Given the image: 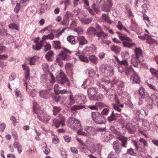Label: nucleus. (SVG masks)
Returning <instances> with one entry per match:
<instances>
[{"label": "nucleus", "instance_id": "f8f14e48", "mask_svg": "<svg viewBox=\"0 0 158 158\" xmlns=\"http://www.w3.org/2000/svg\"><path fill=\"white\" fill-rule=\"evenodd\" d=\"M37 117L40 120L45 123L48 122L51 119L50 116L44 112L40 115L38 114Z\"/></svg>", "mask_w": 158, "mask_h": 158}, {"label": "nucleus", "instance_id": "6e6d98bb", "mask_svg": "<svg viewBox=\"0 0 158 158\" xmlns=\"http://www.w3.org/2000/svg\"><path fill=\"white\" fill-rule=\"evenodd\" d=\"M90 83V80H89V79H87L84 82V83L82 84L81 86L84 88H86V87H85V86H86L89 85Z\"/></svg>", "mask_w": 158, "mask_h": 158}, {"label": "nucleus", "instance_id": "7ed1b4c3", "mask_svg": "<svg viewBox=\"0 0 158 158\" xmlns=\"http://www.w3.org/2000/svg\"><path fill=\"white\" fill-rule=\"evenodd\" d=\"M132 141L136 151L142 152L145 151V147L147 145L148 143L144 139L140 138L139 141L132 140Z\"/></svg>", "mask_w": 158, "mask_h": 158}, {"label": "nucleus", "instance_id": "4d7b16f0", "mask_svg": "<svg viewBox=\"0 0 158 158\" xmlns=\"http://www.w3.org/2000/svg\"><path fill=\"white\" fill-rule=\"evenodd\" d=\"M9 27L10 29H16L18 30V27L17 24L15 23H11L9 25Z\"/></svg>", "mask_w": 158, "mask_h": 158}, {"label": "nucleus", "instance_id": "774afa93", "mask_svg": "<svg viewBox=\"0 0 158 158\" xmlns=\"http://www.w3.org/2000/svg\"><path fill=\"white\" fill-rule=\"evenodd\" d=\"M108 158H119L118 156L113 154L112 153H110L108 156Z\"/></svg>", "mask_w": 158, "mask_h": 158}, {"label": "nucleus", "instance_id": "58836bf2", "mask_svg": "<svg viewBox=\"0 0 158 158\" xmlns=\"http://www.w3.org/2000/svg\"><path fill=\"white\" fill-rule=\"evenodd\" d=\"M144 91L143 87H141L139 90V95L142 98H144L145 97V94Z\"/></svg>", "mask_w": 158, "mask_h": 158}, {"label": "nucleus", "instance_id": "39448f33", "mask_svg": "<svg viewBox=\"0 0 158 158\" xmlns=\"http://www.w3.org/2000/svg\"><path fill=\"white\" fill-rule=\"evenodd\" d=\"M91 116L93 120L97 124H104L106 123V118L100 113L92 112Z\"/></svg>", "mask_w": 158, "mask_h": 158}, {"label": "nucleus", "instance_id": "7c9ffc66", "mask_svg": "<svg viewBox=\"0 0 158 158\" xmlns=\"http://www.w3.org/2000/svg\"><path fill=\"white\" fill-rule=\"evenodd\" d=\"M111 49L112 51H114L117 54L119 53L121 51L120 48L119 46L114 45H113L111 47Z\"/></svg>", "mask_w": 158, "mask_h": 158}, {"label": "nucleus", "instance_id": "72a5a7b5", "mask_svg": "<svg viewBox=\"0 0 158 158\" xmlns=\"http://www.w3.org/2000/svg\"><path fill=\"white\" fill-rule=\"evenodd\" d=\"M116 33L118 34V36L119 39L122 40H123V41L127 40L129 38V37H127V35H126L124 34H122L118 31L116 32Z\"/></svg>", "mask_w": 158, "mask_h": 158}, {"label": "nucleus", "instance_id": "dca6fc26", "mask_svg": "<svg viewBox=\"0 0 158 158\" xmlns=\"http://www.w3.org/2000/svg\"><path fill=\"white\" fill-rule=\"evenodd\" d=\"M112 4L111 2H106L104 3L101 7L102 10L107 12L109 11L110 8L112 6Z\"/></svg>", "mask_w": 158, "mask_h": 158}, {"label": "nucleus", "instance_id": "e433bc0d", "mask_svg": "<svg viewBox=\"0 0 158 158\" xmlns=\"http://www.w3.org/2000/svg\"><path fill=\"white\" fill-rule=\"evenodd\" d=\"M84 106L74 105L72 106L71 108V110L72 111H75L77 110L82 109L85 107Z\"/></svg>", "mask_w": 158, "mask_h": 158}, {"label": "nucleus", "instance_id": "a211bd4d", "mask_svg": "<svg viewBox=\"0 0 158 158\" xmlns=\"http://www.w3.org/2000/svg\"><path fill=\"white\" fill-rule=\"evenodd\" d=\"M77 43L79 42V45H83L87 43L88 41L83 36H77Z\"/></svg>", "mask_w": 158, "mask_h": 158}, {"label": "nucleus", "instance_id": "de8ad7c7", "mask_svg": "<svg viewBox=\"0 0 158 158\" xmlns=\"http://www.w3.org/2000/svg\"><path fill=\"white\" fill-rule=\"evenodd\" d=\"M127 154H129L131 155L135 156H136L137 154V153L134 151V150L132 148L128 149L127 150Z\"/></svg>", "mask_w": 158, "mask_h": 158}, {"label": "nucleus", "instance_id": "ea45409f", "mask_svg": "<svg viewBox=\"0 0 158 158\" xmlns=\"http://www.w3.org/2000/svg\"><path fill=\"white\" fill-rule=\"evenodd\" d=\"M116 119V117L114 112H112L111 115L107 118V120L110 123Z\"/></svg>", "mask_w": 158, "mask_h": 158}, {"label": "nucleus", "instance_id": "0e129e2a", "mask_svg": "<svg viewBox=\"0 0 158 158\" xmlns=\"http://www.w3.org/2000/svg\"><path fill=\"white\" fill-rule=\"evenodd\" d=\"M47 9V6L45 5H42L40 9V12L43 13L45 12Z\"/></svg>", "mask_w": 158, "mask_h": 158}, {"label": "nucleus", "instance_id": "ddd939ff", "mask_svg": "<svg viewBox=\"0 0 158 158\" xmlns=\"http://www.w3.org/2000/svg\"><path fill=\"white\" fill-rule=\"evenodd\" d=\"M84 130L85 131L88 135V137L89 136L88 134L91 135H95L96 133L95 128L92 127L86 126L84 127Z\"/></svg>", "mask_w": 158, "mask_h": 158}, {"label": "nucleus", "instance_id": "473e14b6", "mask_svg": "<svg viewBox=\"0 0 158 158\" xmlns=\"http://www.w3.org/2000/svg\"><path fill=\"white\" fill-rule=\"evenodd\" d=\"M89 60L91 62L94 64H96L98 62V58L94 55L89 56Z\"/></svg>", "mask_w": 158, "mask_h": 158}, {"label": "nucleus", "instance_id": "a878e982", "mask_svg": "<svg viewBox=\"0 0 158 158\" xmlns=\"http://www.w3.org/2000/svg\"><path fill=\"white\" fill-rule=\"evenodd\" d=\"M110 135L107 132L102 134L101 138L103 142H107L109 139Z\"/></svg>", "mask_w": 158, "mask_h": 158}, {"label": "nucleus", "instance_id": "5fc2aeb1", "mask_svg": "<svg viewBox=\"0 0 158 158\" xmlns=\"http://www.w3.org/2000/svg\"><path fill=\"white\" fill-rule=\"evenodd\" d=\"M10 120L12 121V124L15 126L16 123H18L17 120L15 117L14 116H12L10 117Z\"/></svg>", "mask_w": 158, "mask_h": 158}, {"label": "nucleus", "instance_id": "69168bd1", "mask_svg": "<svg viewBox=\"0 0 158 158\" xmlns=\"http://www.w3.org/2000/svg\"><path fill=\"white\" fill-rule=\"evenodd\" d=\"M22 67L23 69L25 71V73H29L30 70L28 67L26 65V64H23Z\"/></svg>", "mask_w": 158, "mask_h": 158}, {"label": "nucleus", "instance_id": "79ce46f5", "mask_svg": "<svg viewBox=\"0 0 158 158\" xmlns=\"http://www.w3.org/2000/svg\"><path fill=\"white\" fill-rule=\"evenodd\" d=\"M53 46L56 49H58L60 48V42L59 41H53Z\"/></svg>", "mask_w": 158, "mask_h": 158}, {"label": "nucleus", "instance_id": "3c124183", "mask_svg": "<svg viewBox=\"0 0 158 158\" xmlns=\"http://www.w3.org/2000/svg\"><path fill=\"white\" fill-rule=\"evenodd\" d=\"M61 123V125L62 126L65 125L64 122L65 121V118L61 114L59 115V119H58Z\"/></svg>", "mask_w": 158, "mask_h": 158}, {"label": "nucleus", "instance_id": "c85d7f7f", "mask_svg": "<svg viewBox=\"0 0 158 158\" xmlns=\"http://www.w3.org/2000/svg\"><path fill=\"white\" fill-rule=\"evenodd\" d=\"M87 71L89 77H95L96 73L94 69L92 68H89L88 69Z\"/></svg>", "mask_w": 158, "mask_h": 158}, {"label": "nucleus", "instance_id": "338daca9", "mask_svg": "<svg viewBox=\"0 0 158 158\" xmlns=\"http://www.w3.org/2000/svg\"><path fill=\"white\" fill-rule=\"evenodd\" d=\"M77 21L76 19H73L70 26L71 27H73L76 26L77 25Z\"/></svg>", "mask_w": 158, "mask_h": 158}, {"label": "nucleus", "instance_id": "4be33fe9", "mask_svg": "<svg viewBox=\"0 0 158 158\" xmlns=\"http://www.w3.org/2000/svg\"><path fill=\"white\" fill-rule=\"evenodd\" d=\"M96 35L99 39H106L107 36V34H106L102 31H100L96 32Z\"/></svg>", "mask_w": 158, "mask_h": 158}, {"label": "nucleus", "instance_id": "20e7f679", "mask_svg": "<svg viewBox=\"0 0 158 158\" xmlns=\"http://www.w3.org/2000/svg\"><path fill=\"white\" fill-rule=\"evenodd\" d=\"M135 54L132 56L131 62L135 67H138L139 62V58L142 56V51L139 48H136L135 50Z\"/></svg>", "mask_w": 158, "mask_h": 158}, {"label": "nucleus", "instance_id": "f3484780", "mask_svg": "<svg viewBox=\"0 0 158 158\" xmlns=\"http://www.w3.org/2000/svg\"><path fill=\"white\" fill-rule=\"evenodd\" d=\"M67 40L71 44H74L77 43V36L69 35L67 37Z\"/></svg>", "mask_w": 158, "mask_h": 158}, {"label": "nucleus", "instance_id": "c9c22d12", "mask_svg": "<svg viewBox=\"0 0 158 158\" xmlns=\"http://www.w3.org/2000/svg\"><path fill=\"white\" fill-rule=\"evenodd\" d=\"M78 100V102L80 104H83L86 101V96L84 95L78 96L77 99Z\"/></svg>", "mask_w": 158, "mask_h": 158}, {"label": "nucleus", "instance_id": "13d9d810", "mask_svg": "<svg viewBox=\"0 0 158 158\" xmlns=\"http://www.w3.org/2000/svg\"><path fill=\"white\" fill-rule=\"evenodd\" d=\"M110 130L114 134L118 135V132L117 130L114 127L111 126L110 127Z\"/></svg>", "mask_w": 158, "mask_h": 158}, {"label": "nucleus", "instance_id": "052dcab7", "mask_svg": "<svg viewBox=\"0 0 158 158\" xmlns=\"http://www.w3.org/2000/svg\"><path fill=\"white\" fill-rule=\"evenodd\" d=\"M97 107H98L99 108L101 109L104 107H107V106L105 105L103 103L101 102H98L96 103Z\"/></svg>", "mask_w": 158, "mask_h": 158}, {"label": "nucleus", "instance_id": "bf43d9fd", "mask_svg": "<svg viewBox=\"0 0 158 158\" xmlns=\"http://www.w3.org/2000/svg\"><path fill=\"white\" fill-rule=\"evenodd\" d=\"M75 31L78 34H81L83 33V29L81 27H78L75 28Z\"/></svg>", "mask_w": 158, "mask_h": 158}, {"label": "nucleus", "instance_id": "6ab92c4d", "mask_svg": "<svg viewBox=\"0 0 158 158\" xmlns=\"http://www.w3.org/2000/svg\"><path fill=\"white\" fill-rule=\"evenodd\" d=\"M76 54L81 61L86 63H88L89 62V60L88 58L85 57L82 53L78 52L76 53Z\"/></svg>", "mask_w": 158, "mask_h": 158}, {"label": "nucleus", "instance_id": "1a4fd4ad", "mask_svg": "<svg viewBox=\"0 0 158 158\" xmlns=\"http://www.w3.org/2000/svg\"><path fill=\"white\" fill-rule=\"evenodd\" d=\"M47 86H48V89L41 90L39 92L40 96L45 99L48 98L49 94L50 93V89L53 88V86L51 85V87L48 86V85H47Z\"/></svg>", "mask_w": 158, "mask_h": 158}, {"label": "nucleus", "instance_id": "aec40b11", "mask_svg": "<svg viewBox=\"0 0 158 158\" xmlns=\"http://www.w3.org/2000/svg\"><path fill=\"white\" fill-rule=\"evenodd\" d=\"M143 126L142 127L144 131H147L150 130V125L147 120L146 119L143 120Z\"/></svg>", "mask_w": 158, "mask_h": 158}, {"label": "nucleus", "instance_id": "09e8293b", "mask_svg": "<svg viewBox=\"0 0 158 158\" xmlns=\"http://www.w3.org/2000/svg\"><path fill=\"white\" fill-rule=\"evenodd\" d=\"M53 114L54 115H56L57 114L59 113L60 110V107L54 106L53 107Z\"/></svg>", "mask_w": 158, "mask_h": 158}, {"label": "nucleus", "instance_id": "8fccbe9b", "mask_svg": "<svg viewBox=\"0 0 158 158\" xmlns=\"http://www.w3.org/2000/svg\"><path fill=\"white\" fill-rule=\"evenodd\" d=\"M61 23L62 25H63L65 26H68L69 23V19H67L64 17H63Z\"/></svg>", "mask_w": 158, "mask_h": 158}, {"label": "nucleus", "instance_id": "b1692460", "mask_svg": "<svg viewBox=\"0 0 158 158\" xmlns=\"http://www.w3.org/2000/svg\"><path fill=\"white\" fill-rule=\"evenodd\" d=\"M125 70V74L127 76H128L132 73L133 74L134 72H135L131 65L126 67Z\"/></svg>", "mask_w": 158, "mask_h": 158}, {"label": "nucleus", "instance_id": "cd10ccee", "mask_svg": "<svg viewBox=\"0 0 158 158\" xmlns=\"http://www.w3.org/2000/svg\"><path fill=\"white\" fill-rule=\"evenodd\" d=\"M53 55V52L52 51H50L45 55V58L48 60L51 61L52 60V58Z\"/></svg>", "mask_w": 158, "mask_h": 158}, {"label": "nucleus", "instance_id": "37998d69", "mask_svg": "<svg viewBox=\"0 0 158 158\" xmlns=\"http://www.w3.org/2000/svg\"><path fill=\"white\" fill-rule=\"evenodd\" d=\"M145 35L147 36V40L150 44H152V43L156 42V40L152 38L151 36H150L148 34H145Z\"/></svg>", "mask_w": 158, "mask_h": 158}, {"label": "nucleus", "instance_id": "c03bdc74", "mask_svg": "<svg viewBox=\"0 0 158 158\" xmlns=\"http://www.w3.org/2000/svg\"><path fill=\"white\" fill-rule=\"evenodd\" d=\"M76 139L77 141L79 143L80 146L81 147V146H83V147L81 148L83 149H85L86 144L83 142L81 139L77 137Z\"/></svg>", "mask_w": 158, "mask_h": 158}, {"label": "nucleus", "instance_id": "f257e3e1", "mask_svg": "<svg viewBox=\"0 0 158 158\" xmlns=\"http://www.w3.org/2000/svg\"><path fill=\"white\" fill-rule=\"evenodd\" d=\"M68 127L73 130H77V133L78 135L86 137L88 136V134L83 131V128L80 121L74 117H70L67 121Z\"/></svg>", "mask_w": 158, "mask_h": 158}, {"label": "nucleus", "instance_id": "e2e57ef3", "mask_svg": "<svg viewBox=\"0 0 158 158\" xmlns=\"http://www.w3.org/2000/svg\"><path fill=\"white\" fill-rule=\"evenodd\" d=\"M51 79L50 80V84L48 85V86L51 87V85L52 86V84L55 81V80L54 77L53 76L52 74H51Z\"/></svg>", "mask_w": 158, "mask_h": 158}, {"label": "nucleus", "instance_id": "4468645a", "mask_svg": "<svg viewBox=\"0 0 158 158\" xmlns=\"http://www.w3.org/2000/svg\"><path fill=\"white\" fill-rule=\"evenodd\" d=\"M114 61H115V63L118 64L119 66H122V65H123L125 66H127L128 65V62L126 60H124L122 61H120L118 57L116 56H114Z\"/></svg>", "mask_w": 158, "mask_h": 158}, {"label": "nucleus", "instance_id": "f03ea898", "mask_svg": "<svg viewBox=\"0 0 158 158\" xmlns=\"http://www.w3.org/2000/svg\"><path fill=\"white\" fill-rule=\"evenodd\" d=\"M98 89L96 87H92L87 89L88 96L90 100L98 101L102 98V95L99 94L97 95Z\"/></svg>", "mask_w": 158, "mask_h": 158}, {"label": "nucleus", "instance_id": "4c0bfd02", "mask_svg": "<svg viewBox=\"0 0 158 158\" xmlns=\"http://www.w3.org/2000/svg\"><path fill=\"white\" fill-rule=\"evenodd\" d=\"M38 57L37 56H35L30 58L29 64L31 65H34L36 60H37Z\"/></svg>", "mask_w": 158, "mask_h": 158}, {"label": "nucleus", "instance_id": "603ef678", "mask_svg": "<svg viewBox=\"0 0 158 158\" xmlns=\"http://www.w3.org/2000/svg\"><path fill=\"white\" fill-rule=\"evenodd\" d=\"M150 71L152 74L154 76V77L158 76V72L153 68H151Z\"/></svg>", "mask_w": 158, "mask_h": 158}, {"label": "nucleus", "instance_id": "0eeeda50", "mask_svg": "<svg viewBox=\"0 0 158 158\" xmlns=\"http://www.w3.org/2000/svg\"><path fill=\"white\" fill-rule=\"evenodd\" d=\"M61 51L57 56L56 61L57 62L60 63L62 60H67L69 59V55L71 54L70 51L65 48H63Z\"/></svg>", "mask_w": 158, "mask_h": 158}, {"label": "nucleus", "instance_id": "2eb2a0df", "mask_svg": "<svg viewBox=\"0 0 158 158\" xmlns=\"http://www.w3.org/2000/svg\"><path fill=\"white\" fill-rule=\"evenodd\" d=\"M131 79L133 83L139 84L140 82V78L135 72H134L133 74L131 76Z\"/></svg>", "mask_w": 158, "mask_h": 158}, {"label": "nucleus", "instance_id": "a19ab883", "mask_svg": "<svg viewBox=\"0 0 158 158\" xmlns=\"http://www.w3.org/2000/svg\"><path fill=\"white\" fill-rule=\"evenodd\" d=\"M127 139H128L126 138H123L121 139L120 141L121 142L120 143H121L122 147H123L125 148L127 147Z\"/></svg>", "mask_w": 158, "mask_h": 158}, {"label": "nucleus", "instance_id": "f704fd0d", "mask_svg": "<svg viewBox=\"0 0 158 158\" xmlns=\"http://www.w3.org/2000/svg\"><path fill=\"white\" fill-rule=\"evenodd\" d=\"M92 8L98 14L100 12V6L98 5H97L95 4H93L92 5Z\"/></svg>", "mask_w": 158, "mask_h": 158}, {"label": "nucleus", "instance_id": "9d476101", "mask_svg": "<svg viewBox=\"0 0 158 158\" xmlns=\"http://www.w3.org/2000/svg\"><path fill=\"white\" fill-rule=\"evenodd\" d=\"M113 148L117 154H119L122 151V144L120 142L116 140L114 141L112 144Z\"/></svg>", "mask_w": 158, "mask_h": 158}, {"label": "nucleus", "instance_id": "393cba45", "mask_svg": "<svg viewBox=\"0 0 158 158\" xmlns=\"http://www.w3.org/2000/svg\"><path fill=\"white\" fill-rule=\"evenodd\" d=\"M14 146L15 148L17 149L18 153L20 154L22 151V148L21 144L19 143L15 142L14 143Z\"/></svg>", "mask_w": 158, "mask_h": 158}, {"label": "nucleus", "instance_id": "5701e85b", "mask_svg": "<svg viewBox=\"0 0 158 158\" xmlns=\"http://www.w3.org/2000/svg\"><path fill=\"white\" fill-rule=\"evenodd\" d=\"M80 20L83 24H87L90 23L92 22L93 19L91 18H81L80 19Z\"/></svg>", "mask_w": 158, "mask_h": 158}, {"label": "nucleus", "instance_id": "864d4df0", "mask_svg": "<svg viewBox=\"0 0 158 158\" xmlns=\"http://www.w3.org/2000/svg\"><path fill=\"white\" fill-rule=\"evenodd\" d=\"M109 113V109L107 108H104L101 112L100 114L102 116L108 115Z\"/></svg>", "mask_w": 158, "mask_h": 158}, {"label": "nucleus", "instance_id": "412c9836", "mask_svg": "<svg viewBox=\"0 0 158 158\" xmlns=\"http://www.w3.org/2000/svg\"><path fill=\"white\" fill-rule=\"evenodd\" d=\"M7 36L6 38V44H10L14 42V40L12 36L7 33L6 34Z\"/></svg>", "mask_w": 158, "mask_h": 158}, {"label": "nucleus", "instance_id": "423d86ee", "mask_svg": "<svg viewBox=\"0 0 158 158\" xmlns=\"http://www.w3.org/2000/svg\"><path fill=\"white\" fill-rule=\"evenodd\" d=\"M56 78L58 83L61 85L66 84L68 86L70 85V81L63 72H60L57 75Z\"/></svg>", "mask_w": 158, "mask_h": 158}, {"label": "nucleus", "instance_id": "bb28decb", "mask_svg": "<svg viewBox=\"0 0 158 158\" xmlns=\"http://www.w3.org/2000/svg\"><path fill=\"white\" fill-rule=\"evenodd\" d=\"M87 33L91 35L94 36L96 35V32L95 29L92 27H89L87 30Z\"/></svg>", "mask_w": 158, "mask_h": 158}, {"label": "nucleus", "instance_id": "2f4dec72", "mask_svg": "<svg viewBox=\"0 0 158 158\" xmlns=\"http://www.w3.org/2000/svg\"><path fill=\"white\" fill-rule=\"evenodd\" d=\"M102 18L103 20L108 23L110 24L112 23L111 20L110 19L107 15L104 14L102 15Z\"/></svg>", "mask_w": 158, "mask_h": 158}, {"label": "nucleus", "instance_id": "9b49d317", "mask_svg": "<svg viewBox=\"0 0 158 158\" xmlns=\"http://www.w3.org/2000/svg\"><path fill=\"white\" fill-rule=\"evenodd\" d=\"M123 47L129 48H131L135 45V44L133 42L132 40L130 38L123 41Z\"/></svg>", "mask_w": 158, "mask_h": 158}, {"label": "nucleus", "instance_id": "a18cd8bd", "mask_svg": "<svg viewBox=\"0 0 158 158\" xmlns=\"http://www.w3.org/2000/svg\"><path fill=\"white\" fill-rule=\"evenodd\" d=\"M53 123L56 128H58L60 124H61V123L57 119H54L53 120Z\"/></svg>", "mask_w": 158, "mask_h": 158}, {"label": "nucleus", "instance_id": "6e6552de", "mask_svg": "<svg viewBox=\"0 0 158 158\" xmlns=\"http://www.w3.org/2000/svg\"><path fill=\"white\" fill-rule=\"evenodd\" d=\"M102 73H104V76L107 77H112L114 74L113 68L111 66L108 65H105L100 68Z\"/></svg>", "mask_w": 158, "mask_h": 158}, {"label": "nucleus", "instance_id": "49530a36", "mask_svg": "<svg viewBox=\"0 0 158 158\" xmlns=\"http://www.w3.org/2000/svg\"><path fill=\"white\" fill-rule=\"evenodd\" d=\"M69 102L68 103V105L70 106H71L75 103V101L73 98V95L72 93L71 92V95L69 98Z\"/></svg>", "mask_w": 158, "mask_h": 158}, {"label": "nucleus", "instance_id": "c756f323", "mask_svg": "<svg viewBox=\"0 0 158 158\" xmlns=\"http://www.w3.org/2000/svg\"><path fill=\"white\" fill-rule=\"evenodd\" d=\"M35 42L36 43V47L35 48L34 46H33V48L34 49L36 50H39L40 49L43 45V42L42 41H40V42H38V41L36 40Z\"/></svg>", "mask_w": 158, "mask_h": 158}, {"label": "nucleus", "instance_id": "680f3d73", "mask_svg": "<svg viewBox=\"0 0 158 158\" xmlns=\"http://www.w3.org/2000/svg\"><path fill=\"white\" fill-rule=\"evenodd\" d=\"M15 95L17 97L21 98L22 97V95L21 94L20 91L17 89L15 90Z\"/></svg>", "mask_w": 158, "mask_h": 158}]
</instances>
